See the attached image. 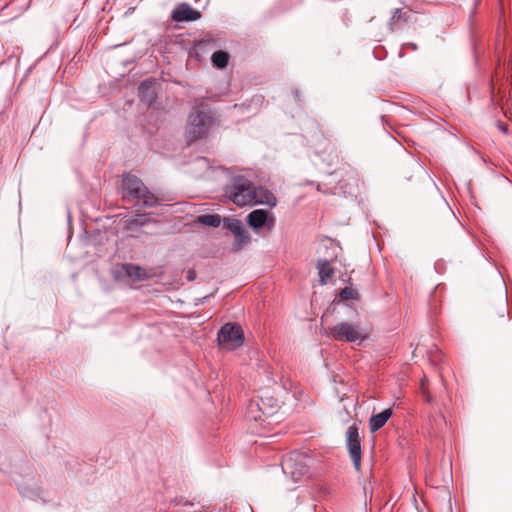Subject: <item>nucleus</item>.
I'll return each mask as SVG.
<instances>
[{"label":"nucleus","instance_id":"13","mask_svg":"<svg viewBox=\"0 0 512 512\" xmlns=\"http://www.w3.org/2000/svg\"><path fill=\"white\" fill-rule=\"evenodd\" d=\"M393 412L390 408L383 410L378 414H373L369 419L370 432L374 433L381 429L387 421L392 417Z\"/></svg>","mask_w":512,"mask_h":512},{"label":"nucleus","instance_id":"14","mask_svg":"<svg viewBox=\"0 0 512 512\" xmlns=\"http://www.w3.org/2000/svg\"><path fill=\"white\" fill-rule=\"evenodd\" d=\"M267 220L268 213L263 209L254 210L250 212L247 216L248 224L255 229L263 227L266 224Z\"/></svg>","mask_w":512,"mask_h":512},{"label":"nucleus","instance_id":"3","mask_svg":"<svg viewBox=\"0 0 512 512\" xmlns=\"http://www.w3.org/2000/svg\"><path fill=\"white\" fill-rule=\"evenodd\" d=\"M225 195L236 205H253L252 182L242 176L235 177L225 188Z\"/></svg>","mask_w":512,"mask_h":512},{"label":"nucleus","instance_id":"20","mask_svg":"<svg viewBox=\"0 0 512 512\" xmlns=\"http://www.w3.org/2000/svg\"><path fill=\"white\" fill-rule=\"evenodd\" d=\"M401 18H402L401 10L395 9V11L393 12V15L391 17V20H390V25L393 26V24H395ZM391 29L393 30V27H391Z\"/></svg>","mask_w":512,"mask_h":512},{"label":"nucleus","instance_id":"17","mask_svg":"<svg viewBox=\"0 0 512 512\" xmlns=\"http://www.w3.org/2000/svg\"><path fill=\"white\" fill-rule=\"evenodd\" d=\"M196 222L205 226L218 227L221 223V217L218 214L200 215Z\"/></svg>","mask_w":512,"mask_h":512},{"label":"nucleus","instance_id":"9","mask_svg":"<svg viewBox=\"0 0 512 512\" xmlns=\"http://www.w3.org/2000/svg\"><path fill=\"white\" fill-rule=\"evenodd\" d=\"M116 277L126 283H135L145 280L148 275L140 266L133 264H122L116 269Z\"/></svg>","mask_w":512,"mask_h":512},{"label":"nucleus","instance_id":"21","mask_svg":"<svg viewBox=\"0 0 512 512\" xmlns=\"http://www.w3.org/2000/svg\"><path fill=\"white\" fill-rule=\"evenodd\" d=\"M500 312H501V317H504L505 313L508 312L507 302L505 300H501Z\"/></svg>","mask_w":512,"mask_h":512},{"label":"nucleus","instance_id":"22","mask_svg":"<svg viewBox=\"0 0 512 512\" xmlns=\"http://www.w3.org/2000/svg\"><path fill=\"white\" fill-rule=\"evenodd\" d=\"M196 278V273L194 270H189L187 273V279L189 281H193Z\"/></svg>","mask_w":512,"mask_h":512},{"label":"nucleus","instance_id":"11","mask_svg":"<svg viewBox=\"0 0 512 512\" xmlns=\"http://www.w3.org/2000/svg\"><path fill=\"white\" fill-rule=\"evenodd\" d=\"M201 17L199 11L191 8L188 5H181L178 9L172 13V19L177 22L182 21H195Z\"/></svg>","mask_w":512,"mask_h":512},{"label":"nucleus","instance_id":"12","mask_svg":"<svg viewBox=\"0 0 512 512\" xmlns=\"http://www.w3.org/2000/svg\"><path fill=\"white\" fill-rule=\"evenodd\" d=\"M224 226L230 230L235 237L242 243H247L249 236L241 221L236 219H225Z\"/></svg>","mask_w":512,"mask_h":512},{"label":"nucleus","instance_id":"19","mask_svg":"<svg viewBox=\"0 0 512 512\" xmlns=\"http://www.w3.org/2000/svg\"><path fill=\"white\" fill-rule=\"evenodd\" d=\"M358 296H359V294H358L357 290H355L351 287H345L339 293V297L342 300H354V299H358Z\"/></svg>","mask_w":512,"mask_h":512},{"label":"nucleus","instance_id":"7","mask_svg":"<svg viewBox=\"0 0 512 512\" xmlns=\"http://www.w3.org/2000/svg\"><path fill=\"white\" fill-rule=\"evenodd\" d=\"M306 458L299 453H293L287 456L282 462V469L286 475H289L294 481H298L308 472Z\"/></svg>","mask_w":512,"mask_h":512},{"label":"nucleus","instance_id":"16","mask_svg":"<svg viewBox=\"0 0 512 512\" xmlns=\"http://www.w3.org/2000/svg\"><path fill=\"white\" fill-rule=\"evenodd\" d=\"M139 94L141 98L151 103L155 99V89L152 81L146 80L139 86Z\"/></svg>","mask_w":512,"mask_h":512},{"label":"nucleus","instance_id":"6","mask_svg":"<svg viewBox=\"0 0 512 512\" xmlns=\"http://www.w3.org/2000/svg\"><path fill=\"white\" fill-rule=\"evenodd\" d=\"M211 117L201 111H193L189 115L188 125L186 128V138L188 142H194L201 138L208 130Z\"/></svg>","mask_w":512,"mask_h":512},{"label":"nucleus","instance_id":"24","mask_svg":"<svg viewBox=\"0 0 512 512\" xmlns=\"http://www.w3.org/2000/svg\"><path fill=\"white\" fill-rule=\"evenodd\" d=\"M501 130H502L503 132H507V127H506L505 125H502V126H501Z\"/></svg>","mask_w":512,"mask_h":512},{"label":"nucleus","instance_id":"4","mask_svg":"<svg viewBox=\"0 0 512 512\" xmlns=\"http://www.w3.org/2000/svg\"><path fill=\"white\" fill-rule=\"evenodd\" d=\"M329 335L337 341L356 342L367 337L359 324L340 322L329 329Z\"/></svg>","mask_w":512,"mask_h":512},{"label":"nucleus","instance_id":"2","mask_svg":"<svg viewBox=\"0 0 512 512\" xmlns=\"http://www.w3.org/2000/svg\"><path fill=\"white\" fill-rule=\"evenodd\" d=\"M123 200L138 201L143 207H154L159 198L144 185L141 179L131 174H124L122 179Z\"/></svg>","mask_w":512,"mask_h":512},{"label":"nucleus","instance_id":"15","mask_svg":"<svg viewBox=\"0 0 512 512\" xmlns=\"http://www.w3.org/2000/svg\"><path fill=\"white\" fill-rule=\"evenodd\" d=\"M318 274L320 277V283L326 284L327 280L333 276L334 270L327 260H319L317 262Z\"/></svg>","mask_w":512,"mask_h":512},{"label":"nucleus","instance_id":"1","mask_svg":"<svg viewBox=\"0 0 512 512\" xmlns=\"http://www.w3.org/2000/svg\"><path fill=\"white\" fill-rule=\"evenodd\" d=\"M280 408L279 401L265 391L258 400H252L246 409V420L251 423V429L255 433L270 430L272 418Z\"/></svg>","mask_w":512,"mask_h":512},{"label":"nucleus","instance_id":"8","mask_svg":"<svg viewBox=\"0 0 512 512\" xmlns=\"http://www.w3.org/2000/svg\"><path fill=\"white\" fill-rule=\"evenodd\" d=\"M346 446L356 471L361 470V444L358 427L351 425L346 432Z\"/></svg>","mask_w":512,"mask_h":512},{"label":"nucleus","instance_id":"10","mask_svg":"<svg viewBox=\"0 0 512 512\" xmlns=\"http://www.w3.org/2000/svg\"><path fill=\"white\" fill-rule=\"evenodd\" d=\"M252 197L253 205L255 204H264L270 207L276 206L277 199L268 189L264 187H255L252 184Z\"/></svg>","mask_w":512,"mask_h":512},{"label":"nucleus","instance_id":"18","mask_svg":"<svg viewBox=\"0 0 512 512\" xmlns=\"http://www.w3.org/2000/svg\"><path fill=\"white\" fill-rule=\"evenodd\" d=\"M212 63L217 68H225L228 65L229 55L227 52L219 50L212 54Z\"/></svg>","mask_w":512,"mask_h":512},{"label":"nucleus","instance_id":"5","mask_svg":"<svg viewBox=\"0 0 512 512\" xmlns=\"http://www.w3.org/2000/svg\"><path fill=\"white\" fill-rule=\"evenodd\" d=\"M219 346L226 350H234L242 346L244 335L241 327L234 323H226L221 327L217 337Z\"/></svg>","mask_w":512,"mask_h":512},{"label":"nucleus","instance_id":"23","mask_svg":"<svg viewBox=\"0 0 512 512\" xmlns=\"http://www.w3.org/2000/svg\"><path fill=\"white\" fill-rule=\"evenodd\" d=\"M425 383H426V378L424 377L422 380H421V388L424 390L425 388Z\"/></svg>","mask_w":512,"mask_h":512}]
</instances>
